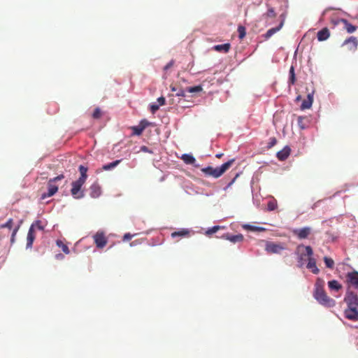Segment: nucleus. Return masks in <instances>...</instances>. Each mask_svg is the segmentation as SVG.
Wrapping results in <instances>:
<instances>
[{"mask_svg":"<svg viewBox=\"0 0 358 358\" xmlns=\"http://www.w3.org/2000/svg\"><path fill=\"white\" fill-rule=\"evenodd\" d=\"M322 282L317 280L315 284V288L314 291L315 299L322 306L326 307H333L336 304V301L327 296L325 292L323 285L321 284Z\"/></svg>","mask_w":358,"mask_h":358,"instance_id":"nucleus-1","label":"nucleus"},{"mask_svg":"<svg viewBox=\"0 0 358 358\" xmlns=\"http://www.w3.org/2000/svg\"><path fill=\"white\" fill-rule=\"evenodd\" d=\"M235 159H231L228 162L224 163L220 166L213 168L212 166H207L201 169V171L208 176H212L215 178L220 177L224 174L234 164Z\"/></svg>","mask_w":358,"mask_h":358,"instance_id":"nucleus-2","label":"nucleus"},{"mask_svg":"<svg viewBox=\"0 0 358 358\" xmlns=\"http://www.w3.org/2000/svg\"><path fill=\"white\" fill-rule=\"evenodd\" d=\"M296 253L297 255V263L298 266L301 268L304 266L305 263L307 262L310 256H313V251L310 246H304L303 245H299L296 250Z\"/></svg>","mask_w":358,"mask_h":358,"instance_id":"nucleus-3","label":"nucleus"},{"mask_svg":"<svg viewBox=\"0 0 358 358\" xmlns=\"http://www.w3.org/2000/svg\"><path fill=\"white\" fill-rule=\"evenodd\" d=\"M85 181L78 179L71 183V194L74 199H79L84 196V192L81 189Z\"/></svg>","mask_w":358,"mask_h":358,"instance_id":"nucleus-4","label":"nucleus"},{"mask_svg":"<svg viewBox=\"0 0 358 358\" xmlns=\"http://www.w3.org/2000/svg\"><path fill=\"white\" fill-rule=\"evenodd\" d=\"M348 307L358 308V296L352 291H348L344 298Z\"/></svg>","mask_w":358,"mask_h":358,"instance_id":"nucleus-5","label":"nucleus"},{"mask_svg":"<svg viewBox=\"0 0 358 358\" xmlns=\"http://www.w3.org/2000/svg\"><path fill=\"white\" fill-rule=\"evenodd\" d=\"M94 243L98 248H103L107 244V238L102 231L96 232L93 236Z\"/></svg>","mask_w":358,"mask_h":358,"instance_id":"nucleus-6","label":"nucleus"},{"mask_svg":"<svg viewBox=\"0 0 358 358\" xmlns=\"http://www.w3.org/2000/svg\"><path fill=\"white\" fill-rule=\"evenodd\" d=\"M346 282L350 285L358 289V272L353 271L346 275Z\"/></svg>","mask_w":358,"mask_h":358,"instance_id":"nucleus-7","label":"nucleus"},{"mask_svg":"<svg viewBox=\"0 0 358 358\" xmlns=\"http://www.w3.org/2000/svg\"><path fill=\"white\" fill-rule=\"evenodd\" d=\"M266 251L268 253L273 254V253H280L282 250H284V248L278 243H275L273 242H267L265 248Z\"/></svg>","mask_w":358,"mask_h":358,"instance_id":"nucleus-8","label":"nucleus"},{"mask_svg":"<svg viewBox=\"0 0 358 358\" xmlns=\"http://www.w3.org/2000/svg\"><path fill=\"white\" fill-rule=\"evenodd\" d=\"M344 314L347 319L352 321H358V308L348 306Z\"/></svg>","mask_w":358,"mask_h":358,"instance_id":"nucleus-9","label":"nucleus"},{"mask_svg":"<svg viewBox=\"0 0 358 358\" xmlns=\"http://www.w3.org/2000/svg\"><path fill=\"white\" fill-rule=\"evenodd\" d=\"M292 233L299 239H304L308 238V236L310 234L311 228L306 227L301 229H295L292 231Z\"/></svg>","mask_w":358,"mask_h":358,"instance_id":"nucleus-10","label":"nucleus"},{"mask_svg":"<svg viewBox=\"0 0 358 358\" xmlns=\"http://www.w3.org/2000/svg\"><path fill=\"white\" fill-rule=\"evenodd\" d=\"M58 190L57 185L54 184L50 180L48 182V193H44L41 196L42 199H45L47 197L53 196Z\"/></svg>","mask_w":358,"mask_h":358,"instance_id":"nucleus-11","label":"nucleus"},{"mask_svg":"<svg viewBox=\"0 0 358 358\" xmlns=\"http://www.w3.org/2000/svg\"><path fill=\"white\" fill-rule=\"evenodd\" d=\"M343 45H347L349 50L355 51L357 49L358 40L355 36H350L344 41Z\"/></svg>","mask_w":358,"mask_h":358,"instance_id":"nucleus-12","label":"nucleus"},{"mask_svg":"<svg viewBox=\"0 0 358 358\" xmlns=\"http://www.w3.org/2000/svg\"><path fill=\"white\" fill-rule=\"evenodd\" d=\"M36 238L35 230L33 229V226H31L29 229L27 236V244L26 248H31L33 243Z\"/></svg>","mask_w":358,"mask_h":358,"instance_id":"nucleus-13","label":"nucleus"},{"mask_svg":"<svg viewBox=\"0 0 358 358\" xmlns=\"http://www.w3.org/2000/svg\"><path fill=\"white\" fill-rule=\"evenodd\" d=\"M338 22L343 24V29L346 30L348 34L355 32L357 29V26L352 24L345 19H340Z\"/></svg>","mask_w":358,"mask_h":358,"instance_id":"nucleus-14","label":"nucleus"},{"mask_svg":"<svg viewBox=\"0 0 358 358\" xmlns=\"http://www.w3.org/2000/svg\"><path fill=\"white\" fill-rule=\"evenodd\" d=\"M307 261H308V264L306 265L307 268L310 269L312 271V273L314 274L319 273L320 270L316 265L315 259L313 258V256H310V257H309Z\"/></svg>","mask_w":358,"mask_h":358,"instance_id":"nucleus-15","label":"nucleus"},{"mask_svg":"<svg viewBox=\"0 0 358 358\" xmlns=\"http://www.w3.org/2000/svg\"><path fill=\"white\" fill-rule=\"evenodd\" d=\"M101 194V187L97 182L93 183L90 187V196L93 198L99 197Z\"/></svg>","mask_w":358,"mask_h":358,"instance_id":"nucleus-16","label":"nucleus"},{"mask_svg":"<svg viewBox=\"0 0 358 358\" xmlns=\"http://www.w3.org/2000/svg\"><path fill=\"white\" fill-rule=\"evenodd\" d=\"M291 149L288 146H285L282 150L277 152V157L279 160H285L290 155Z\"/></svg>","mask_w":358,"mask_h":358,"instance_id":"nucleus-17","label":"nucleus"},{"mask_svg":"<svg viewBox=\"0 0 358 358\" xmlns=\"http://www.w3.org/2000/svg\"><path fill=\"white\" fill-rule=\"evenodd\" d=\"M222 238L229 240L232 243L241 242L244 238L243 236L241 234L237 235H230L229 234H226L222 236Z\"/></svg>","mask_w":358,"mask_h":358,"instance_id":"nucleus-18","label":"nucleus"},{"mask_svg":"<svg viewBox=\"0 0 358 358\" xmlns=\"http://www.w3.org/2000/svg\"><path fill=\"white\" fill-rule=\"evenodd\" d=\"M284 19H282L281 21H280V24L276 27H274V28H271L270 29H268L266 33L264 34V38L266 39H268L269 38H271L274 34H275L276 32H278V31L280 30V29L282 27L283 24H284Z\"/></svg>","mask_w":358,"mask_h":358,"instance_id":"nucleus-19","label":"nucleus"},{"mask_svg":"<svg viewBox=\"0 0 358 358\" xmlns=\"http://www.w3.org/2000/svg\"><path fill=\"white\" fill-rule=\"evenodd\" d=\"M313 102V93H309L308 94L307 99L303 101V102L301 105V108L302 110L309 109L312 106Z\"/></svg>","mask_w":358,"mask_h":358,"instance_id":"nucleus-20","label":"nucleus"},{"mask_svg":"<svg viewBox=\"0 0 358 358\" xmlns=\"http://www.w3.org/2000/svg\"><path fill=\"white\" fill-rule=\"evenodd\" d=\"M330 36L329 30L328 28L324 27L317 32V37L319 41L327 40Z\"/></svg>","mask_w":358,"mask_h":358,"instance_id":"nucleus-21","label":"nucleus"},{"mask_svg":"<svg viewBox=\"0 0 358 358\" xmlns=\"http://www.w3.org/2000/svg\"><path fill=\"white\" fill-rule=\"evenodd\" d=\"M231 45L230 43H224L221 45H216L213 47V50L217 51V52H228L230 50Z\"/></svg>","mask_w":358,"mask_h":358,"instance_id":"nucleus-22","label":"nucleus"},{"mask_svg":"<svg viewBox=\"0 0 358 358\" xmlns=\"http://www.w3.org/2000/svg\"><path fill=\"white\" fill-rule=\"evenodd\" d=\"M189 235V231L187 229H182L179 231H174L171 233V237L176 238V237H186Z\"/></svg>","mask_w":358,"mask_h":358,"instance_id":"nucleus-23","label":"nucleus"},{"mask_svg":"<svg viewBox=\"0 0 358 358\" xmlns=\"http://www.w3.org/2000/svg\"><path fill=\"white\" fill-rule=\"evenodd\" d=\"M181 159L186 164H194L196 162L195 158L189 154H183Z\"/></svg>","mask_w":358,"mask_h":358,"instance_id":"nucleus-24","label":"nucleus"},{"mask_svg":"<svg viewBox=\"0 0 358 358\" xmlns=\"http://www.w3.org/2000/svg\"><path fill=\"white\" fill-rule=\"evenodd\" d=\"M329 288L331 290L338 291L342 288V285L336 280L328 282Z\"/></svg>","mask_w":358,"mask_h":358,"instance_id":"nucleus-25","label":"nucleus"},{"mask_svg":"<svg viewBox=\"0 0 358 358\" xmlns=\"http://www.w3.org/2000/svg\"><path fill=\"white\" fill-rule=\"evenodd\" d=\"M268 6L267 12L264 14H263V17L264 18H274L276 17L277 14L273 7H271L269 6Z\"/></svg>","mask_w":358,"mask_h":358,"instance_id":"nucleus-26","label":"nucleus"},{"mask_svg":"<svg viewBox=\"0 0 358 358\" xmlns=\"http://www.w3.org/2000/svg\"><path fill=\"white\" fill-rule=\"evenodd\" d=\"M121 161H122L121 159H117L111 163L105 164L103 166L102 169L104 171L110 170V169L116 167L121 162Z\"/></svg>","mask_w":358,"mask_h":358,"instance_id":"nucleus-27","label":"nucleus"},{"mask_svg":"<svg viewBox=\"0 0 358 358\" xmlns=\"http://www.w3.org/2000/svg\"><path fill=\"white\" fill-rule=\"evenodd\" d=\"M79 171L80 173V176L78 179L83 180V181H86L87 178V168L83 165H80L79 166Z\"/></svg>","mask_w":358,"mask_h":358,"instance_id":"nucleus-28","label":"nucleus"},{"mask_svg":"<svg viewBox=\"0 0 358 358\" xmlns=\"http://www.w3.org/2000/svg\"><path fill=\"white\" fill-rule=\"evenodd\" d=\"M243 229H245L246 230H249V231H262L265 230V229L263 227H256V226H253V225H250V224H244L243 226Z\"/></svg>","mask_w":358,"mask_h":358,"instance_id":"nucleus-29","label":"nucleus"},{"mask_svg":"<svg viewBox=\"0 0 358 358\" xmlns=\"http://www.w3.org/2000/svg\"><path fill=\"white\" fill-rule=\"evenodd\" d=\"M306 122H307V117H302V116H299L298 117V118H297V123H298L299 127L301 129H304L305 128L307 127V124H306Z\"/></svg>","mask_w":358,"mask_h":358,"instance_id":"nucleus-30","label":"nucleus"},{"mask_svg":"<svg viewBox=\"0 0 358 358\" xmlns=\"http://www.w3.org/2000/svg\"><path fill=\"white\" fill-rule=\"evenodd\" d=\"M57 245L59 248H62V251L65 253V254H69L70 252V250L69 249V247L64 244L62 241L60 240H57Z\"/></svg>","mask_w":358,"mask_h":358,"instance_id":"nucleus-31","label":"nucleus"},{"mask_svg":"<svg viewBox=\"0 0 358 358\" xmlns=\"http://www.w3.org/2000/svg\"><path fill=\"white\" fill-rule=\"evenodd\" d=\"M203 90V88L201 85L194 86V87H189L186 89V92L189 93H196L199 92Z\"/></svg>","mask_w":358,"mask_h":358,"instance_id":"nucleus-32","label":"nucleus"},{"mask_svg":"<svg viewBox=\"0 0 358 358\" xmlns=\"http://www.w3.org/2000/svg\"><path fill=\"white\" fill-rule=\"evenodd\" d=\"M324 262L327 268L332 269L334 266V261L328 257H324Z\"/></svg>","mask_w":358,"mask_h":358,"instance_id":"nucleus-33","label":"nucleus"},{"mask_svg":"<svg viewBox=\"0 0 358 358\" xmlns=\"http://www.w3.org/2000/svg\"><path fill=\"white\" fill-rule=\"evenodd\" d=\"M295 81H296V78H295V73H294V66H291V68L289 69V84L294 85L295 83Z\"/></svg>","mask_w":358,"mask_h":358,"instance_id":"nucleus-34","label":"nucleus"},{"mask_svg":"<svg viewBox=\"0 0 358 358\" xmlns=\"http://www.w3.org/2000/svg\"><path fill=\"white\" fill-rule=\"evenodd\" d=\"M238 37L240 39H243L246 35V31L245 27L239 25L238 27Z\"/></svg>","mask_w":358,"mask_h":358,"instance_id":"nucleus-35","label":"nucleus"},{"mask_svg":"<svg viewBox=\"0 0 358 358\" xmlns=\"http://www.w3.org/2000/svg\"><path fill=\"white\" fill-rule=\"evenodd\" d=\"M13 226V220L10 218L5 224H2L0 225L1 229L8 228V229H12Z\"/></svg>","mask_w":358,"mask_h":358,"instance_id":"nucleus-36","label":"nucleus"},{"mask_svg":"<svg viewBox=\"0 0 358 358\" xmlns=\"http://www.w3.org/2000/svg\"><path fill=\"white\" fill-rule=\"evenodd\" d=\"M132 130H133V134L137 135V136L141 135L143 133V131H144L143 127H141L139 124L138 126L133 127Z\"/></svg>","mask_w":358,"mask_h":358,"instance_id":"nucleus-37","label":"nucleus"},{"mask_svg":"<svg viewBox=\"0 0 358 358\" xmlns=\"http://www.w3.org/2000/svg\"><path fill=\"white\" fill-rule=\"evenodd\" d=\"M102 115L101 110L99 108H96L92 113V117L94 119H99Z\"/></svg>","mask_w":358,"mask_h":358,"instance_id":"nucleus-38","label":"nucleus"},{"mask_svg":"<svg viewBox=\"0 0 358 358\" xmlns=\"http://www.w3.org/2000/svg\"><path fill=\"white\" fill-rule=\"evenodd\" d=\"M220 228H221V227H220V226H214L212 228L208 229L206 231V234L208 236H210L213 234L217 232Z\"/></svg>","mask_w":358,"mask_h":358,"instance_id":"nucleus-39","label":"nucleus"},{"mask_svg":"<svg viewBox=\"0 0 358 358\" xmlns=\"http://www.w3.org/2000/svg\"><path fill=\"white\" fill-rule=\"evenodd\" d=\"M277 208V203L274 201H270L267 204V209L270 211L274 210Z\"/></svg>","mask_w":358,"mask_h":358,"instance_id":"nucleus-40","label":"nucleus"},{"mask_svg":"<svg viewBox=\"0 0 358 358\" xmlns=\"http://www.w3.org/2000/svg\"><path fill=\"white\" fill-rule=\"evenodd\" d=\"M31 226H33V229H34L35 227L41 231H43L44 229V227L41 224V221H40V220L36 221Z\"/></svg>","mask_w":358,"mask_h":358,"instance_id":"nucleus-41","label":"nucleus"},{"mask_svg":"<svg viewBox=\"0 0 358 358\" xmlns=\"http://www.w3.org/2000/svg\"><path fill=\"white\" fill-rule=\"evenodd\" d=\"M20 226L16 227L12 232L11 238H10V242L11 243H13L15 242V236L19 230Z\"/></svg>","mask_w":358,"mask_h":358,"instance_id":"nucleus-42","label":"nucleus"},{"mask_svg":"<svg viewBox=\"0 0 358 358\" xmlns=\"http://www.w3.org/2000/svg\"><path fill=\"white\" fill-rule=\"evenodd\" d=\"M277 143V140L275 137H271L269 138V142L268 143L267 148H271Z\"/></svg>","mask_w":358,"mask_h":358,"instance_id":"nucleus-43","label":"nucleus"},{"mask_svg":"<svg viewBox=\"0 0 358 358\" xmlns=\"http://www.w3.org/2000/svg\"><path fill=\"white\" fill-rule=\"evenodd\" d=\"M139 125L143 127V130L150 125V122L146 120H143L140 122Z\"/></svg>","mask_w":358,"mask_h":358,"instance_id":"nucleus-44","label":"nucleus"},{"mask_svg":"<svg viewBox=\"0 0 358 358\" xmlns=\"http://www.w3.org/2000/svg\"><path fill=\"white\" fill-rule=\"evenodd\" d=\"M64 178V176L63 174H60L57 176V177H55L54 178L50 179L52 182H55L58 180H61Z\"/></svg>","mask_w":358,"mask_h":358,"instance_id":"nucleus-45","label":"nucleus"},{"mask_svg":"<svg viewBox=\"0 0 358 358\" xmlns=\"http://www.w3.org/2000/svg\"><path fill=\"white\" fill-rule=\"evenodd\" d=\"M159 108V106L157 104H152L150 106V110L152 113H155Z\"/></svg>","mask_w":358,"mask_h":358,"instance_id":"nucleus-46","label":"nucleus"},{"mask_svg":"<svg viewBox=\"0 0 358 358\" xmlns=\"http://www.w3.org/2000/svg\"><path fill=\"white\" fill-rule=\"evenodd\" d=\"M157 102H158V105L160 106H163L165 104V98L164 96H160L159 98L157 99Z\"/></svg>","mask_w":358,"mask_h":358,"instance_id":"nucleus-47","label":"nucleus"},{"mask_svg":"<svg viewBox=\"0 0 358 358\" xmlns=\"http://www.w3.org/2000/svg\"><path fill=\"white\" fill-rule=\"evenodd\" d=\"M134 236L127 233V234H125L123 236V241H129Z\"/></svg>","mask_w":358,"mask_h":358,"instance_id":"nucleus-48","label":"nucleus"},{"mask_svg":"<svg viewBox=\"0 0 358 358\" xmlns=\"http://www.w3.org/2000/svg\"><path fill=\"white\" fill-rule=\"evenodd\" d=\"M173 64H174V62L173 60H171L170 61L164 68V69L165 71L168 70L169 69H170L171 67H172L173 66Z\"/></svg>","mask_w":358,"mask_h":358,"instance_id":"nucleus-49","label":"nucleus"},{"mask_svg":"<svg viewBox=\"0 0 358 358\" xmlns=\"http://www.w3.org/2000/svg\"><path fill=\"white\" fill-rule=\"evenodd\" d=\"M176 96H185V91L183 90H180L177 93Z\"/></svg>","mask_w":358,"mask_h":358,"instance_id":"nucleus-50","label":"nucleus"},{"mask_svg":"<svg viewBox=\"0 0 358 358\" xmlns=\"http://www.w3.org/2000/svg\"><path fill=\"white\" fill-rule=\"evenodd\" d=\"M238 176V174H237L235 178L227 185V188L229 187L236 180V178Z\"/></svg>","mask_w":358,"mask_h":358,"instance_id":"nucleus-51","label":"nucleus"},{"mask_svg":"<svg viewBox=\"0 0 358 358\" xmlns=\"http://www.w3.org/2000/svg\"><path fill=\"white\" fill-rule=\"evenodd\" d=\"M56 257L57 259H63L64 258V255H62V254H58V255H56Z\"/></svg>","mask_w":358,"mask_h":358,"instance_id":"nucleus-52","label":"nucleus"},{"mask_svg":"<svg viewBox=\"0 0 358 358\" xmlns=\"http://www.w3.org/2000/svg\"><path fill=\"white\" fill-rule=\"evenodd\" d=\"M223 156L222 153H219L215 155L217 158H221Z\"/></svg>","mask_w":358,"mask_h":358,"instance_id":"nucleus-53","label":"nucleus"},{"mask_svg":"<svg viewBox=\"0 0 358 358\" xmlns=\"http://www.w3.org/2000/svg\"><path fill=\"white\" fill-rule=\"evenodd\" d=\"M142 150H143V151H148V148H147L145 146H143V147L142 148Z\"/></svg>","mask_w":358,"mask_h":358,"instance_id":"nucleus-54","label":"nucleus"},{"mask_svg":"<svg viewBox=\"0 0 358 358\" xmlns=\"http://www.w3.org/2000/svg\"><path fill=\"white\" fill-rule=\"evenodd\" d=\"M171 90L174 92V91H176V88H175L174 87H171Z\"/></svg>","mask_w":358,"mask_h":358,"instance_id":"nucleus-55","label":"nucleus"},{"mask_svg":"<svg viewBox=\"0 0 358 358\" xmlns=\"http://www.w3.org/2000/svg\"><path fill=\"white\" fill-rule=\"evenodd\" d=\"M6 257H3V261H2V262H6Z\"/></svg>","mask_w":358,"mask_h":358,"instance_id":"nucleus-56","label":"nucleus"},{"mask_svg":"<svg viewBox=\"0 0 358 358\" xmlns=\"http://www.w3.org/2000/svg\"><path fill=\"white\" fill-rule=\"evenodd\" d=\"M300 98H301V96H297L296 99H297V100H300Z\"/></svg>","mask_w":358,"mask_h":358,"instance_id":"nucleus-57","label":"nucleus"}]
</instances>
